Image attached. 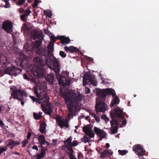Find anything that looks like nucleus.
Segmentation results:
<instances>
[{"instance_id":"obj_1","label":"nucleus","mask_w":159,"mask_h":159,"mask_svg":"<svg viewBox=\"0 0 159 159\" xmlns=\"http://www.w3.org/2000/svg\"><path fill=\"white\" fill-rule=\"evenodd\" d=\"M60 93L64 99L68 110L69 113L67 116L68 119L67 120V119H66V121L68 122L73 114L76 113L78 108L81 106L80 102L82 99V97L80 94H76L72 92L70 93L60 90Z\"/></svg>"},{"instance_id":"obj_2","label":"nucleus","mask_w":159,"mask_h":159,"mask_svg":"<svg viewBox=\"0 0 159 159\" xmlns=\"http://www.w3.org/2000/svg\"><path fill=\"white\" fill-rule=\"evenodd\" d=\"M97 94L99 98L98 99H96L95 111L98 114L100 112H104L106 110L107 106L105 102V100L106 96L110 94L115 96L116 93L112 89L107 88L98 90Z\"/></svg>"},{"instance_id":"obj_3","label":"nucleus","mask_w":159,"mask_h":159,"mask_svg":"<svg viewBox=\"0 0 159 159\" xmlns=\"http://www.w3.org/2000/svg\"><path fill=\"white\" fill-rule=\"evenodd\" d=\"M48 61H49V63L47 64L48 66L51 63L52 65L50 67V68L52 67L53 70L55 73L56 75L59 84L62 86H65L70 85V81L69 80L67 79L65 77L59 74L60 71V65L58 60L55 57H53V59L51 62L50 61L49 58ZM47 65V64H46Z\"/></svg>"},{"instance_id":"obj_4","label":"nucleus","mask_w":159,"mask_h":159,"mask_svg":"<svg viewBox=\"0 0 159 159\" xmlns=\"http://www.w3.org/2000/svg\"><path fill=\"white\" fill-rule=\"evenodd\" d=\"M34 62L36 65V73L38 77L41 78L45 75L46 66L43 64L45 62L44 59L39 57H35L33 59Z\"/></svg>"},{"instance_id":"obj_5","label":"nucleus","mask_w":159,"mask_h":159,"mask_svg":"<svg viewBox=\"0 0 159 159\" xmlns=\"http://www.w3.org/2000/svg\"><path fill=\"white\" fill-rule=\"evenodd\" d=\"M110 116L112 119H115L116 117L120 119V121L122 122L123 125H125L126 124V120L125 117V115L123 113V111L119 107H116L114 110V112L110 113Z\"/></svg>"},{"instance_id":"obj_6","label":"nucleus","mask_w":159,"mask_h":159,"mask_svg":"<svg viewBox=\"0 0 159 159\" xmlns=\"http://www.w3.org/2000/svg\"><path fill=\"white\" fill-rule=\"evenodd\" d=\"M30 37L34 40L38 39V40L35 41L34 46L36 48V50L39 49V48L42 44L43 39L41 34L38 31L33 30L31 32Z\"/></svg>"},{"instance_id":"obj_7","label":"nucleus","mask_w":159,"mask_h":159,"mask_svg":"<svg viewBox=\"0 0 159 159\" xmlns=\"http://www.w3.org/2000/svg\"><path fill=\"white\" fill-rule=\"evenodd\" d=\"M83 78L84 85H86L89 83H92L93 85L96 86L97 84L95 80V76L93 75L86 73L84 74Z\"/></svg>"},{"instance_id":"obj_8","label":"nucleus","mask_w":159,"mask_h":159,"mask_svg":"<svg viewBox=\"0 0 159 159\" xmlns=\"http://www.w3.org/2000/svg\"><path fill=\"white\" fill-rule=\"evenodd\" d=\"M11 96L14 99H16L18 100H21L22 99L20 98L21 97H23V96L27 97V94L25 91L21 89L14 90L11 93Z\"/></svg>"},{"instance_id":"obj_9","label":"nucleus","mask_w":159,"mask_h":159,"mask_svg":"<svg viewBox=\"0 0 159 159\" xmlns=\"http://www.w3.org/2000/svg\"><path fill=\"white\" fill-rule=\"evenodd\" d=\"M37 53L38 54L42 57H44V61L46 64H48L49 63V57L47 55L46 49L43 48L37 49L36 50Z\"/></svg>"},{"instance_id":"obj_10","label":"nucleus","mask_w":159,"mask_h":159,"mask_svg":"<svg viewBox=\"0 0 159 159\" xmlns=\"http://www.w3.org/2000/svg\"><path fill=\"white\" fill-rule=\"evenodd\" d=\"M133 150L139 157H142L145 154V151L140 145L136 144L133 147Z\"/></svg>"},{"instance_id":"obj_11","label":"nucleus","mask_w":159,"mask_h":159,"mask_svg":"<svg viewBox=\"0 0 159 159\" xmlns=\"http://www.w3.org/2000/svg\"><path fill=\"white\" fill-rule=\"evenodd\" d=\"M2 28L7 33L11 34L13 31V24L9 20L4 21L2 24Z\"/></svg>"},{"instance_id":"obj_12","label":"nucleus","mask_w":159,"mask_h":159,"mask_svg":"<svg viewBox=\"0 0 159 159\" xmlns=\"http://www.w3.org/2000/svg\"><path fill=\"white\" fill-rule=\"evenodd\" d=\"M110 121L111 128L110 129L111 134H115L118 132V129L119 125L118 121L117 120L112 119Z\"/></svg>"},{"instance_id":"obj_13","label":"nucleus","mask_w":159,"mask_h":159,"mask_svg":"<svg viewBox=\"0 0 159 159\" xmlns=\"http://www.w3.org/2000/svg\"><path fill=\"white\" fill-rule=\"evenodd\" d=\"M57 123H58V125L61 128H62L64 126L68 128V124L67 121H64L63 118L60 116H57L55 118Z\"/></svg>"},{"instance_id":"obj_14","label":"nucleus","mask_w":159,"mask_h":159,"mask_svg":"<svg viewBox=\"0 0 159 159\" xmlns=\"http://www.w3.org/2000/svg\"><path fill=\"white\" fill-rule=\"evenodd\" d=\"M94 131L99 137L105 138L106 136V133L103 130L95 127H94Z\"/></svg>"},{"instance_id":"obj_15","label":"nucleus","mask_w":159,"mask_h":159,"mask_svg":"<svg viewBox=\"0 0 159 159\" xmlns=\"http://www.w3.org/2000/svg\"><path fill=\"white\" fill-rule=\"evenodd\" d=\"M57 39H60L61 43L64 45L69 43L70 41L68 37H66L64 36H57Z\"/></svg>"},{"instance_id":"obj_16","label":"nucleus","mask_w":159,"mask_h":159,"mask_svg":"<svg viewBox=\"0 0 159 159\" xmlns=\"http://www.w3.org/2000/svg\"><path fill=\"white\" fill-rule=\"evenodd\" d=\"M34 93L36 95V96L40 100H43V98L45 97V96L47 94V93L44 91L41 92L39 93L37 90L35 89L34 91Z\"/></svg>"},{"instance_id":"obj_17","label":"nucleus","mask_w":159,"mask_h":159,"mask_svg":"<svg viewBox=\"0 0 159 159\" xmlns=\"http://www.w3.org/2000/svg\"><path fill=\"white\" fill-rule=\"evenodd\" d=\"M14 66H12L7 67L4 70V73L10 75H13L14 73Z\"/></svg>"},{"instance_id":"obj_18","label":"nucleus","mask_w":159,"mask_h":159,"mask_svg":"<svg viewBox=\"0 0 159 159\" xmlns=\"http://www.w3.org/2000/svg\"><path fill=\"white\" fill-rule=\"evenodd\" d=\"M46 126L47 124L44 121H42V122L40 124L39 131L40 133L42 134L45 133Z\"/></svg>"},{"instance_id":"obj_19","label":"nucleus","mask_w":159,"mask_h":159,"mask_svg":"<svg viewBox=\"0 0 159 159\" xmlns=\"http://www.w3.org/2000/svg\"><path fill=\"white\" fill-rule=\"evenodd\" d=\"M45 97H44L43 98V100L41 101L46 103L47 107H52V104L49 102V98L48 96V94H47Z\"/></svg>"},{"instance_id":"obj_20","label":"nucleus","mask_w":159,"mask_h":159,"mask_svg":"<svg viewBox=\"0 0 159 159\" xmlns=\"http://www.w3.org/2000/svg\"><path fill=\"white\" fill-rule=\"evenodd\" d=\"M46 80L47 81L51 84L53 83L54 74L53 73H50L48 74V76L46 77Z\"/></svg>"},{"instance_id":"obj_21","label":"nucleus","mask_w":159,"mask_h":159,"mask_svg":"<svg viewBox=\"0 0 159 159\" xmlns=\"http://www.w3.org/2000/svg\"><path fill=\"white\" fill-rule=\"evenodd\" d=\"M113 152L109 149H105L101 153V155L103 157H106L108 155H112Z\"/></svg>"},{"instance_id":"obj_22","label":"nucleus","mask_w":159,"mask_h":159,"mask_svg":"<svg viewBox=\"0 0 159 159\" xmlns=\"http://www.w3.org/2000/svg\"><path fill=\"white\" fill-rule=\"evenodd\" d=\"M20 143L19 142L16 141H11L8 143L7 146H11L10 148L12 149L15 146H18L20 145Z\"/></svg>"},{"instance_id":"obj_23","label":"nucleus","mask_w":159,"mask_h":159,"mask_svg":"<svg viewBox=\"0 0 159 159\" xmlns=\"http://www.w3.org/2000/svg\"><path fill=\"white\" fill-rule=\"evenodd\" d=\"M120 100L119 98L116 96L112 100L110 104V106L112 107L114 106L115 105H117L119 103Z\"/></svg>"},{"instance_id":"obj_24","label":"nucleus","mask_w":159,"mask_h":159,"mask_svg":"<svg viewBox=\"0 0 159 159\" xmlns=\"http://www.w3.org/2000/svg\"><path fill=\"white\" fill-rule=\"evenodd\" d=\"M24 47L25 49L27 52L32 51L34 49V47L31 43H26L24 45Z\"/></svg>"},{"instance_id":"obj_25","label":"nucleus","mask_w":159,"mask_h":159,"mask_svg":"<svg viewBox=\"0 0 159 159\" xmlns=\"http://www.w3.org/2000/svg\"><path fill=\"white\" fill-rule=\"evenodd\" d=\"M21 30H23L24 31V33H26L27 35L30 36V33H29L30 29L25 24H23ZM30 33H31V32Z\"/></svg>"},{"instance_id":"obj_26","label":"nucleus","mask_w":159,"mask_h":159,"mask_svg":"<svg viewBox=\"0 0 159 159\" xmlns=\"http://www.w3.org/2000/svg\"><path fill=\"white\" fill-rule=\"evenodd\" d=\"M53 111V107H46L45 109L44 112L45 114L48 115L50 116H51V113Z\"/></svg>"},{"instance_id":"obj_27","label":"nucleus","mask_w":159,"mask_h":159,"mask_svg":"<svg viewBox=\"0 0 159 159\" xmlns=\"http://www.w3.org/2000/svg\"><path fill=\"white\" fill-rule=\"evenodd\" d=\"M38 140L39 142L41 144V146H42V145L45 144V142H46V140H45L44 136L43 135H40L39 136Z\"/></svg>"},{"instance_id":"obj_28","label":"nucleus","mask_w":159,"mask_h":159,"mask_svg":"<svg viewBox=\"0 0 159 159\" xmlns=\"http://www.w3.org/2000/svg\"><path fill=\"white\" fill-rule=\"evenodd\" d=\"M22 71L21 69L14 66V73L13 75L16 76L19 74Z\"/></svg>"},{"instance_id":"obj_29","label":"nucleus","mask_w":159,"mask_h":159,"mask_svg":"<svg viewBox=\"0 0 159 159\" xmlns=\"http://www.w3.org/2000/svg\"><path fill=\"white\" fill-rule=\"evenodd\" d=\"M91 130V128L89 125L85 126L83 128V131L86 134H87Z\"/></svg>"},{"instance_id":"obj_30","label":"nucleus","mask_w":159,"mask_h":159,"mask_svg":"<svg viewBox=\"0 0 159 159\" xmlns=\"http://www.w3.org/2000/svg\"><path fill=\"white\" fill-rule=\"evenodd\" d=\"M54 43H50L48 46V52L49 53L50 52H52L54 50L53 45Z\"/></svg>"},{"instance_id":"obj_31","label":"nucleus","mask_w":159,"mask_h":159,"mask_svg":"<svg viewBox=\"0 0 159 159\" xmlns=\"http://www.w3.org/2000/svg\"><path fill=\"white\" fill-rule=\"evenodd\" d=\"M79 51L77 48L73 46H70V52L71 53L77 52Z\"/></svg>"},{"instance_id":"obj_32","label":"nucleus","mask_w":159,"mask_h":159,"mask_svg":"<svg viewBox=\"0 0 159 159\" xmlns=\"http://www.w3.org/2000/svg\"><path fill=\"white\" fill-rule=\"evenodd\" d=\"M45 154V152L43 150L41 151V153L37 154V158L38 159H41L43 158Z\"/></svg>"},{"instance_id":"obj_33","label":"nucleus","mask_w":159,"mask_h":159,"mask_svg":"<svg viewBox=\"0 0 159 159\" xmlns=\"http://www.w3.org/2000/svg\"><path fill=\"white\" fill-rule=\"evenodd\" d=\"M44 13L45 15L47 16L49 18H51L52 15V12L51 11L49 10L48 11H44Z\"/></svg>"},{"instance_id":"obj_34","label":"nucleus","mask_w":159,"mask_h":159,"mask_svg":"<svg viewBox=\"0 0 159 159\" xmlns=\"http://www.w3.org/2000/svg\"><path fill=\"white\" fill-rule=\"evenodd\" d=\"M67 150H69L70 152L66 151V152L69 155H70V154H73L74 152V151L73 149L72 146L69 145V146H67Z\"/></svg>"},{"instance_id":"obj_35","label":"nucleus","mask_w":159,"mask_h":159,"mask_svg":"<svg viewBox=\"0 0 159 159\" xmlns=\"http://www.w3.org/2000/svg\"><path fill=\"white\" fill-rule=\"evenodd\" d=\"M72 138L71 137L68 138L67 139L64 141V143L66 144L67 143V144L69 145H71V140Z\"/></svg>"},{"instance_id":"obj_36","label":"nucleus","mask_w":159,"mask_h":159,"mask_svg":"<svg viewBox=\"0 0 159 159\" xmlns=\"http://www.w3.org/2000/svg\"><path fill=\"white\" fill-rule=\"evenodd\" d=\"M30 97L34 102H36L39 103H41V102L40 101V100H39V99L38 100L37 98H35L34 96L30 95Z\"/></svg>"},{"instance_id":"obj_37","label":"nucleus","mask_w":159,"mask_h":159,"mask_svg":"<svg viewBox=\"0 0 159 159\" xmlns=\"http://www.w3.org/2000/svg\"><path fill=\"white\" fill-rule=\"evenodd\" d=\"M81 141H84V143H86L87 142L89 143L90 141V139L89 137H84L81 139Z\"/></svg>"},{"instance_id":"obj_38","label":"nucleus","mask_w":159,"mask_h":159,"mask_svg":"<svg viewBox=\"0 0 159 159\" xmlns=\"http://www.w3.org/2000/svg\"><path fill=\"white\" fill-rule=\"evenodd\" d=\"M26 0H19L16 2V4L17 5L20 6L22 5L25 2Z\"/></svg>"},{"instance_id":"obj_39","label":"nucleus","mask_w":159,"mask_h":159,"mask_svg":"<svg viewBox=\"0 0 159 159\" xmlns=\"http://www.w3.org/2000/svg\"><path fill=\"white\" fill-rule=\"evenodd\" d=\"M50 39L52 41V42H50V43H54L56 42L57 39H57V37H55L54 35H52L50 37Z\"/></svg>"},{"instance_id":"obj_40","label":"nucleus","mask_w":159,"mask_h":159,"mask_svg":"<svg viewBox=\"0 0 159 159\" xmlns=\"http://www.w3.org/2000/svg\"><path fill=\"white\" fill-rule=\"evenodd\" d=\"M118 152L120 155L123 156L126 154L127 152V151L126 150H119L118 151Z\"/></svg>"},{"instance_id":"obj_41","label":"nucleus","mask_w":159,"mask_h":159,"mask_svg":"<svg viewBox=\"0 0 159 159\" xmlns=\"http://www.w3.org/2000/svg\"><path fill=\"white\" fill-rule=\"evenodd\" d=\"M87 134L92 138H93L95 135V134L92 130H91Z\"/></svg>"},{"instance_id":"obj_42","label":"nucleus","mask_w":159,"mask_h":159,"mask_svg":"<svg viewBox=\"0 0 159 159\" xmlns=\"http://www.w3.org/2000/svg\"><path fill=\"white\" fill-rule=\"evenodd\" d=\"M102 119L104 120L106 123L109 121V119L105 114H103L101 117Z\"/></svg>"},{"instance_id":"obj_43","label":"nucleus","mask_w":159,"mask_h":159,"mask_svg":"<svg viewBox=\"0 0 159 159\" xmlns=\"http://www.w3.org/2000/svg\"><path fill=\"white\" fill-rule=\"evenodd\" d=\"M34 118L36 120H39L41 118V115H39L38 114H36L35 113H34Z\"/></svg>"},{"instance_id":"obj_44","label":"nucleus","mask_w":159,"mask_h":159,"mask_svg":"<svg viewBox=\"0 0 159 159\" xmlns=\"http://www.w3.org/2000/svg\"><path fill=\"white\" fill-rule=\"evenodd\" d=\"M31 12V11L29 9L26 10L25 11V12L23 13V14L25 15V16L26 17L28 16L29 15Z\"/></svg>"},{"instance_id":"obj_45","label":"nucleus","mask_w":159,"mask_h":159,"mask_svg":"<svg viewBox=\"0 0 159 159\" xmlns=\"http://www.w3.org/2000/svg\"><path fill=\"white\" fill-rule=\"evenodd\" d=\"M59 55L63 58H65L66 56V54L65 53V52L62 51H60Z\"/></svg>"},{"instance_id":"obj_46","label":"nucleus","mask_w":159,"mask_h":159,"mask_svg":"<svg viewBox=\"0 0 159 159\" xmlns=\"http://www.w3.org/2000/svg\"><path fill=\"white\" fill-rule=\"evenodd\" d=\"M7 146H5L4 147L0 148V155L3 152L6 151L7 150Z\"/></svg>"},{"instance_id":"obj_47","label":"nucleus","mask_w":159,"mask_h":159,"mask_svg":"<svg viewBox=\"0 0 159 159\" xmlns=\"http://www.w3.org/2000/svg\"><path fill=\"white\" fill-rule=\"evenodd\" d=\"M78 145V143L77 142V141L75 140L73 141L72 143H71V145L73 147H75Z\"/></svg>"},{"instance_id":"obj_48","label":"nucleus","mask_w":159,"mask_h":159,"mask_svg":"<svg viewBox=\"0 0 159 159\" xmlns=\"http://www.w3.org/2000/svg\"><path fill=\"white\" fill-rule=\"evenodd\" d=\"M28 142V141L27 139H26L24 140L22 142V147L24 148L26 146V144H27Z\"/></svg>"},{"instance_id":"obj_49","label":"nucleus","mask_w":159,"mask_h":159,"mask_svg":"<svg viewBox=\"0 0 159 159\" xmlns=\"http://www.w3.org/2000/svg\"><path fill=\"white\" fill-rule=\"evenodd\" d=\"M20 19L22 20L25 21L26 20V17L25 16V15L24 14L21 15L20 16Z\"/></svg>"},{"instance_id":"obj_50","label":"nucleus","mask_w":159,"mask_h":159,"mask_svg":"<svg viewBox=\"0 0 159 159\" xmlns=\"http://www.w3.org/2000/svg\"><path fill=\"white\" fill-rule=\"evenodd\" d=\"M47 107L46 106V104L45 105V103H42L41 104V107L42 108V110L44 111L46 108Z\"/></svg>"},{"instance_id":"obj_51","label":"nucleus","mask_w":159,"mask_h":159,"mask_svg":"<svg viewBox=\"0 0 159 159\" xmlns=\"http://www.w3.org/2000/svg\"><path fill=\"white\" fill-rule=\"evenodd\" d=\"M95 119L97 123H99L100 121V118L98 116H96L94 118Z\"/></svg>"},{"instance_id":"obj_52","label":"nucleus","mask_w":159,"mask_h":159,"mask_svg":"<svg viewBox=\"0 0 159 159\" xmlns=\"http://www.w3.org/2000/svg\"><path fill=\"white\" fill-rule=\"evenodd\" d=\"M70 159H77L73 155V154H70V155H69Z\"/></svg>"},{"instance_id":"obj_53","label":"nucleus","mask_w":159,"mask_h":159,"mask_svg":"<svg viewBox=\"0 0 159 159\" xmlns=\"http://www.w3.org/2000/svg\"><path fill=\"white\" fill-rule=\"evenodd\" d=\"M19 12L20 13H23L25 12V10L23 9L22 8H20L18 10Z\"/></svg>"},{"instance_id":"obj_54","label":"nucleus","mask_w":159,"mask_h":159,"mask_svg":"<svg viewBox=\"0 0 159 159\" xmlns=\"http://www.w3.org/2000/svg\"><path fill=\"white\" fill-rule=\"evenodd\" d=\"M90 92V89L89 88H85V93H89Z\"/></svg>"},{"instance_id":"obj_55","label":"nucleus","mask_w":159,"mask_h":159,"mask_svg":"<svg viewBox=\"0 0 159 159\" xmlns=\"http://www.w3.org/2000/svg\"><path fill=\"white\" fill-rule=\"evenodd\" d=\"M20 98L21 99H22V100H19L20 101H21V104L23 106L24 104V102L23 101L25 100H24V97H21Z\"/></svg>"},{"instance_id":"obj_56","label":"nucleus","mask_w":159,"mask_h":159,"mask_svg":"<svg viewBox=\"0 0 159 159\" xmlns=\"http://www.w3.org/2000/svg\"><path fill=\"white\" fill-rule=\"evenodd\" d=\"M31 135V133L30 132H28V133L27 135V139H29L30 138V137Z\"/></svg>"},{"instance_id":"obj_57","label":"nucleus","mask_w":159,"mask_h":159,"mask_svg":"<svg viewBox=\"0 0 159 159\" xmlns=\"http://www.w3.org/2000/svg\"><path fill=\"white\" fill-rule=\"evenodd\" d=\"M5 3H6V4L5 5V7L6 8L9 7H10V5L9 3L8 2Z\"/></svg>"},{"instance_id":"obj_58","label":"nucleus","mask_w":159,"mask_h":159,"mask_svg":"<svg viewBox=\"0 0 159 159\" xmlns=\"http://www.w3.org/2000/svg\"><path fill=\"white\" fill-rule=\"evenodd\" d=\"M24 78L26 80H29L30 79L28 78V76L26 74H25L23 75Z\"/></svg>"},{"instance_id":"obj_59","label":"nucleus","mask_w":159,"mask_h":159,"mask_svg":"<svg viewBox=\"0 0 159 159\" xmlns=\"http://www.w3.org/2000/svg\"><path fill=\"white\" fill-rule=\"evenodd\" d=\"M64 49L66 51H70V47H68L67 46H65L64 48Z\"/></svg>"},{"instance_id":"obj_60","label":"nucleus","mask_w":159,"mask_h":159,"mask_svg":"<svg viewBox=\"0 0 159 159\" xmlns=\"http://www.w3.org/2000/svg\"><path fill=\"white\" fill-rule=\"evenodd\" d=\"M38 3H37V2H35L34 3H33L32 4V6L33 7H37Z\"/></svg>"},{"instance_id":"obj_61","label":"nucleus","mask_w":159,"mask_h":159,"mask_svg":"<svg viewBox=\"0 0 159 159\" xmlns=\"http://www.w3.org/2000/svg\"><path fill=\"white\" fill-rule=\"evenodd\" d=\"M32 148L34 149H35L37 151L38 150V148L37 146L36 145H34L32 147Z\"/></svg>"},{"instance_id":"obj_62","label":"nucleus","mask_w":159,"mask_h":159,"mask_svg":"<svg viewBox=\"0 0 159 159\" xmlns=\"http://www.w3.org/2000/svg\"><path fill=\"white\" fill-rule=\"evenodd\" d=\"M90 114L94 118L95 117V116H96V115H95V113L93 112L90 113Z\"/></svg>"},{"instance_id":"obj_63","label":"nucleus","mask_w":159,"mask_h":159,"mask_svg":"<svg viewBox=\"0 0 159 159\" xmlns=\"http://www.w3.org/2000/svg\"><path fill=\"white\" fill-rule=\"evenodd\" d=\"M57 141V139H53L52 140V142H53V145H55L56 144Z\"/></svg>"},{"instance_id":"obj_64","label":"nucleus","mask_w":159,"mask_h":159,"mask_svg":"<svg viewBox=\"0 0 159 159\" xmlns=\"http://www.w3.org/2000/svg\"><path fill=\"white\" fill-rule=\"evenodd\" d=\"M4 125V124L3 122L0 120V126H2Z\"/></svg>"}]
</instances>
